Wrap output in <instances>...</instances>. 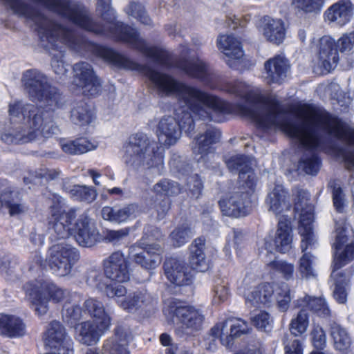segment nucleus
Listing matches in <instances>:
<instances>
[{
  "label": "nucleus",
  "instance_id": "f257e3e1",
  "mask_svg": "<svg viewBox=\"0 0 354 354\" xmlns=\"http://www.w3.org/2000/svg\"><path fill=\"white\" fill-rule=\"evenodd\" d=\"M71 44L65 43L77 51L90 50L98 57L130 70H140L149 79L150 85L161 96L176 95L185 106L176 109L177 119L164 116L156 126L155 133L158 143L165 147L174 145L181 137V131L190 135L194 129V117L200 120L220 122L217 115L237 112L254 121L263 130L281 129L288 136L297 140L306 148V104L300 106L297 117V124L291 122L282 111L274 96L264 97L258 88H252L242 82H227L221 89L245 100L246 106H232L220 97L197 88L177 81L171 75L158 72L149 66H141L124 55L104 46L71 37Z\"/></svg>",
  "mask_w": 354,
  "mask_h": 354
},
{
  "label": "nucleus",
  "instance_id": "f03ea898",
  "mask_svg": "<svg viewBox=\"0 0 354 354\" xmlns=\"http://www.w3.org/2000/svg\"><path fill=\"white\" fill-rule=\"evenodd\" d=\"M21 81L29 98L38 102L39 106L23 104L19 101L10 104V115L18 117L21 113L24 122L1 135V140L8 145L24 144L35 140L39 135L48 137L55 133L57 127L53 120V112L64 104L61 93L48 82L46 76L40 71H26Z\"/></svg>",
  "mask_w": 354,
  "mask_h": 354
},
{
  "label": "nucleus",
  "instance_id": "7ed1b4c3",
  "mask_svg": "<svg viewBox=\"0 0 354 354\" xmlns=\"http://www.w3.org/2000/svg\"><path fill=\"white\" fill-rule=\"evenodd\" d=\"M111 1H97L96 10L103 21L102 24L95 22L88 10L73 0H36L35 3L87 31L126 42L156 64L170 66L169 53L162 48L149 46L139 37L136 29L117 21L116 12L111 7Z\"/></svg>",
  "mask_w": 354,
  "mask_h": 354
},
{
  "label": "nucleus",
  "instance_id": "20e7f679",
  "mask_svg": "<svg viewBox=\"0 0 354 354\" xmlns=\"http://www.w3.org/2000/svg\"><path fill=\"white\" fill-rule=\"evenodd\" d=\"M232 172H239L240 187L219 201L223 214L229 216H243L250 211V196L256 185V176L251 168L250 160L243 155H233L225 160Z\"/></svg>",
  "mask_w": 354,
  "mask_h": 354
},
{
  "label": "nucleus",
  "instance_id": "39448f33",
  "mask_svg": "<svg viewBox=\"0 0 354 354\" xmlns=\"http://www.w3.org/2000/svg\"><path fill=\"white\" fill-rule=\"evenodd\" d=\"M76 216L75 210L66 212L59 198H57L50 207L48 224L58 239L67 238L73 234L79 245L91 247L98 240L99 232L88 216L84 214L79 216L72 226V221Z\"/></svg>",
  "mask_w": 354,
  "mask_h": 354
},
{
  "label": "nucleus",
  "instance_id": "423d86ee",
  "mask_svg": "<svg viewBox=\"0 0 354 354\" xmlns=\"http://www.w3.org/2000/svg\"><path fill=\"white\" fill-rule=\"evenodd\" d=\"M124 163L135 169L151 168L163 162L158 143L147 134L137 133L130 136L122 156Z\"/></svg>",
  "mask_w": 354,
  "mask_h": 354
},
{
  "label": "nucleus",
  "instance_id": "0eeeda50",
  "mask_svg": "<svg viewBox=\"0 0 354 354\" xmlns=\"http://www.w3.org/2000/svg\"><path fill=\"white\" fill-rule=\"evenodd\" d=\"M24 289L26 300L39 316L47 313L50 300L59 303L68 294L52 281L44 279L31 281L24 286Z\"/></svg>",
  "mask_w": 354,
  "mask_h": 354
},
{
  "label": "nucleus",
  "instance_id": "6e6552de",
  "mask_svg": "<svg viewBox=\"0 0 354 354\" xmlns=\"http://www.w3.org/2000/svg\"><path fill=\"white\" fill-rule=\"evenodd\" d=\"M169 324L175 326L177 334H189L201 328L204 316L196 308L172 301L163 309Z\"/></svg>",
  "mask_w": 354,
  "mask_h": 354
},
{
  "label": "nucleus",
  "instance_id": "1a4fd4ad",
  "mask_svg": "<svg viewBox=\"0 0 354 354\" xmlns=\"http://www.w3.org/2000/svg\"><path fill=\"white\" fill-rule=\"evenodd\" d=\"M79 258L80 254L76 248L62 242L50 248L45 261L39 253H36L34 260L41 267L47 263L53 274L58 277H65L71 273Z\"/></svg>",
  "mask_w": 354,
  "mask_h": 354
},
{
  "label": "nucleus",
  "instance_id": "9d476101",
  "mask_svg": "<svg viewBox=\"0 0 354 354\" xmlns=\"http://www.w3.org/2000/svg\"><path fill=\"white\" fill-rule=\"evenodd\" d=\"M299 234L301 236L300 247L303 254L299 260L298 270L303 278L309 279L315 276L313 269L315 257L311 252L317 248V239L314 231H310L308 226L303 225Z\"/></svg>",
  "mask_w": 354,
  "mask_h": 354
},
{
  "label": "nucleus",
  "instance_id": "9b49d317",
  "mask_svg": "<svg viewBox=\"0 0 354 354\" xmlns=\"http://www.w3.org/2000/svg\"><path fill=\"white\" fill-rule=\"evenodd\" d=\"M104 275L113 282L123 283L128 282L131 277L129 263L120 251H115L102 261Z\"/></svg>",
  "mask_w": 354,
  "mask_h": 354
},
{
  "label": "nucleus",
  "instance_id": "f8f14e48",
  "mask_svg": "<svg viewBox=\"0 0 354 354\" xmlns=\"http://www.w3.org/2000/svg\"><path fill=\"white\" fill-rule=\"evenodd\" d=\"M189 54L190 48L186 45H182L180 46L182 58L176 62L175 66L187 75L197 78L207 85L210 84L214 78V74L209 66L200 59H186L185 57Z\"/></svg>",
  "mask_w": 354,
  "mask_h": 354
},
{
  "label": "nucleus",
  "instance_id": "ddd939ff",
  "mask_svg": "<svg viewBox=\"0 0 354 354\" xmlns=\"http://www.w3.org/2000/svg\"><path fill=\"white\" fill-rule=\"evenodd\" d=\"M47 353L56 354H73L71 339L66 338L62 325L57 321H53L47 329L44 337Z\"/></svg>",
  "mask_w": 354,
  "mask_h": 354
},
{
  "label": "nucleus",
  "instance_id": "4468645a",
  "mask_svg": "<svg viewBox=\"0 0 354 354\" xmlns=\"http://www.w3.org/2000/svg\"><path fill=\"white\" fill-rule=\"evenodd\" d=\"M162 252V248L158 244L142 247L140 243H136L129 249L133 261L147 270L154 269L160 264Z\"/></svg>",
  "mask_w": 354,
  "mask_h": 354
},
{
  "label": "nucleus",
  "instance_id": "2eb2a0df",
  "mask_svg": "<svg viewBox=\"0 0 354 354\" xmlns=\"http://www.w3.org/2000/svg\"><path fill=\"white\" fill-rule=\"evenodd\" d=\"M221 132L214 128H209L203 134L197 136L191 144L194 159L198 162L207 163L210 157H214L212 145L218 142Z\"/></svg>",
  "mask_w": 354,
  "mask_h": 354
},
{
  "label": "nucleus",
  "instance_id": "dca6fc26",
  "mask_svg": "<svg viewBox=\"0 0 354 354\" xmlns=\"http://www.w3.org/2000/svg\"><path fill=\"white\" fill-rule=\"evenodd\" d=\"M73 71L74 82L76 86L82 90V93L85 95L94 96L100 92V82L89 64L77 63L74 65Z\"/></svg>",
  "mask_w": 354,
  "mask_h": 354
},
{
  "label": "nucleus",
  "instance_id": "f3484780",
  "mask_svg": "<svg viewBox=\"0 0 354 354\" xmlns=\"http://www.w3.org/2000/svg\"><path fill=\"white\" fill-rule=\"evenodd\" d=\"M253 279L246 277L242 281L240 290L244 295L247 303L254 306H260L271 302L274 294V288L270 283L259 284L251 289Z\"/></svg>",
  "mask_w": 354,
  "mask_h": 354
},
{
  "label": "nucleus",
  "instance_id": "a211bd4d",
  "mask_svg": "<svg viewBox=\"0 0 354 354\" xmlns=\"http://www.w3.org/2000/svg\"><path fill=\"white\" fill-rule=\"evenodd\" d=\"M164 271L167 279L176 286H187L191 283L193 274L186 263L175 257L166 259Z\"/></svg>",
  "mask_w": 354,
  "mask_h": 354
},
{
  "label": "nucleus",
  "instance_id": "6ab92c4d",
  "mask_svg": "<svg viewBox=\"0 0 354 354\" xmlns=\"http://www.w3.org/2000/svg\"><path fill=\"white\" fill-rule=\"evenodd\" d=\"M318 65L326 73L337 66L339 57L335 40L330 36H324L319 39L318 46Z\"/></svg>",
  "mask_w": 354,
  "mask_h": 354
},
{
  "label": "nucleus",
  "instance_id": "aec40b11",
  "mask_svg": "<svg viewBox=\"0 0 354 354\" xmlns=\"http://www.w3.org/2000/svg\"><path fill=\"white\" fill-rule=\"evenodd\" d=\"M346 241L347 236L345 234L344 230L337 229L335 241L333 243V246L335 249V253L333 260L331 277H336L337 275V274H336V271L354 258V243L346 245L344 250L339 252Z\"/></svg>",
  "mask_w": 354,
  "mask_h": 354
},
{
  "label": "nucleus",
  "instance_id": "412c9836",
  "mask_svg": "<svg viewBox=\"0 0 354 354\" xmlns=\"http://www.w3.org/2000/svg\"><path fill=\"white\" fill-rule=\"evenodd\" d=\"M295 210L300 214L299 232L301 226H308L310 231L313 230L314 219L313 207L309 203L310 194L304 189L297 188L293 191Z\"/></svg>",
  "mask_w": 354,
  "mask_h": 354
},
{
  "label": "nucleus",
  "instance_id": "4be33fe9",
  "mask_svg": "<svg viewBox=\"0 0 354 354\" xmlns=\"http://www.w3.org/2000/svg\"><path fill=\"white\" fill-rule=\"evenodd\" d=\"M217 46L227 58L225 62L231 68L235 67L236 62L243 56L241 41L233 35H219L217 39Z\"/></svg>",
  "mask_w": 354,
  "mask_h": 354
},
{
  "label": "nucleus",
  "instance_id": "5701e85b",
  "mask_svg": "<svg viewBox=\"0 0 354 354\" xmlns=\"http://www.w3.org/2000/svg\"><path fill=\"white\" fill-rule=\"evenodd\" d=\"M354 6L349 0H339L330 6L324 12L325 21L337 26H344L353 17Z\"/></svg>",
  "mask_w": 354,
  "mask_h": 354
},
{
  "label": "nucleus",
  "instance_id": "b1692460",
  "mask_svg": "<svg viewBox=\"0 0 354 354\" xmlns=\"http://www.w3.org/2000/svg\"><path fill=\"white\" fill-rule=\"evenodd\" d=\"M120 307L129 312L136 313L149 309L156 304V299L147 290H138L127 295V301H120Z\"/></svg>",
  "mask_w": 354,
  "mask_h": 354
},
{
  "label": "nucleus",
  "instance_id": "393cba45",
  "mask_svg": "<svg viewBox=\"0 0 354 354\" xmlns=\"http://www.w3.org/2000/svg\"><path fill=\"white\" fill-rule=\"evenodd\" d=\"M259 30L267 41L274 44H281L286 37L284 22L279 19L263 17L260 21Z\"/></svg>",
  "mask_w": 354,
  "mask_h": 354
},
{
  "label": "nucleus",
  "instance_id": "a878e982",
  "mask_svg": "<svg viewBox=\"0 0 354 354\" xmlns=\"http://www.w3.org/2000/svg\"><path fill=\"white\" fill-rule=\"evenodd\" d=\"M109 328V326H101L93 321L83 322L75 327L76 338L82 344L93 345L99 342Z\"/></svg>",
  "mask_w": 354,
  "mask_h": 354
},
{
  "label": "nucleus",
  "instance_id": "bb28decb",
  "mask_svg": "<svg viewBox=\"0 0 354 354\" xmlns=\"http://www.w3.org/2000/svg\"><path fill=\"white\" fill-rule=\"evenodd\" d=\"M265 78L269 84H280L286 77L289 64L281 55H277L267 60L264 64Z\"/></svg>",
  "mask_w": 354,
  "mask_h": 354
},
{
  "label": "nucleus",
  "instance_id": "cd10ccee",
  "mask_svg": "<svg viewBox=\"0 0 354 354\" xmlns=\"http://www.w3.org/2000/svg\"><path fill=\"white\" fill-rule=\"evenodd\" d=\"M292 230L290 219L286 216L279 218L277 228L273 239L276 250L281 253H286L292 248Z\"/></svg>",
  "mask_w": 354,
  "mask_h": 354
},
{
  "label": "nucleus",
  "instance_id": "c85d7f7f",
  "mask_svg": "<svg viewBox=\"0 0 354 354\" xmlns=\"http://www.w3.org/2000/svg\"><path fill=\"white\" fill-rule=\"evenodd\" d=\"M84 312L93 319V322L111 327V315L102 301L93 297L88 298L84 303Z\"/></svg>",
  "mask_w": 354,
  "mask_h": 354
},
{
  "label": "nucleus",
  "instance_id": "c756f323",
  "mask_svg": "<svg viewBox=\"0 0 354 354\" xmlns=\"http://www.w3.org/2000/svg\"><path fill=\"white\" fill-rule=\"evenodd\" d=\"M270 211L276 215L290 209V203L288 191L281 185H276L266 199Z\"/></svg>",
  "mask_w": 354,
  "mask_h": 354
},
{
  "label": "nucleus",
  "instance_id": "7c9ffc66",
  "mask_svg": "<svg viewBox=\"0 0 354 354\" xmlns=\"http://www.w3.org/2000/svg\"><path fill=\"white\" fill-rule=\"evenodd\" d=\"M130 336L128 330L123 326H117L115 335L107 339L104 344V349L109 351V354H129L127 346Z\"/></svg>",
  "mask_w": 354,
  "mask_h": 354
},
{
  "label": "nucleus",
  "instance_id": "2f4dec72",
  "mask_svg": "<svg viewBox=\"0 0 354 354\" xmlns=\"http://www.w3.org/2000/svg\"><path fill=\"white\" fill-rule=\"evenodd\" d=\"M70 119L75 124L86 126L95 119V113L92 107L85 101L74 102L72 104Z\"/></svg>",
  "mask_w": 354,
  "mask_h": 354
},
{
  "label": "nucleus",
  "instance_id": "473e14b6",
  "mask_svg": "<svg viewBox=\"0 0 354 354\" xmlns=\"http://www.w3.org/2000/svg\"><path fill=\"white\" fill-rule=\"evenodd\" d=\"M3 207L8 209L9 214L11 216L23 215L28 210L26 204L20 200L13 198V192L11 187L8 186H3L0 194V209Z\"/></svg>",
  "mask_w": 354,
  "mask_h": 354
},
{
  "label": "nucleus",
  "instance_id": "72a5a7b5",
  "mask_svg": "<svg viewBox=\"0 0 354 354\" xmlns=\"http://www.w3.org/2000/svg\"><path fill=\"white\" fill-rule=\"evenodd\" d=\"M26 326L21 319L14 315L0 313V334L10 337L24 335Z\"/></svg>",
  "mask_w": 354,
  "mask_h": 354
},
{
  "label": "nucleus",
  "instance_id": "f704fd0d",
  "mask_svg": "<svg viewBox=\"0 0 354 354\" xmlns=\"http://www.w3.org/2000/svg\"><path fill=\"white\" fill-rule=\"evenodd\" d=\"M297 308L310 310L315 313L318 316L327 317L330 315V310L325 299L322 297H312L308 295L299 298L295 301Z\"/></svg>",
  "mask_w": 354,
  "mask_h": 354
},
{
  "label": "nucleus",
  "instance_id": "c9c22d12",
  "mask_svg": "<svg viewBox=\"0 0 354 354\" xmlns=\"http://www.w3.org/2000/svg\"><path fill=\"white\" fill-rule=\"evenodd\" d=\"M205 248V240L203 238L196 239L190 245L189 263L193 270L205 272L209 268V263L204 253Z\"/></svg>",
  "mask_w": 354,
  "mask_h": 354
},
{
  "label": "nucleus",
  "instance_id": "e433bc0d",
  "mask_svg": "<svg viewBox=\"0 0 354 354\" xmlns=\"http://www.w3.org/2000/svg\"><path fill=\"white\" fill-rule=\"evenodd\" d=\"M137 209V206L133 204H129L122 207L106 206L102 208L101 213L104 220L115 223H121L126 222L131 217H134Z\"/></svg>",
  "mask_w": 354,
  "mask_h": 354
},
{
  "label": "nucleus",
  "instance_id": "4c0bfd02",
  "mask_svg": "<svg viewBox=\"0 0 354 354\" xmlns=\"http://www.w3.org/2000/svg\"><path fill=\"white\" fill-rule=\"evenodd\" d=\"M239 326L230 324V318L218 322L210 330V335L215 339H218L222 345L230 348L234 344L232 337L233 328Z\"/></svg>",
  "mask_w": 354,
  "mask_h": 354
},
{
  "label": "nucleus",
  "instance_id": "58836bf2",
  "mask_svg": "<svg viewBox=\"0 0 354 354\" xmlns=\"http://www.w3.org/2000/svg\"><path fill=\"white\" fill-rule=\"evenodd\" d=\"M62 149L66 153L72 155L82 154L97 147L95 142H92L86 138H80L74 140L62 141Z\"/></svg>",
  "mask_w": 354,
  "mask_h": 354
},
{
  "label": "nucleus",
  "instance_id": "ea45409f",
  "mask_svg": "<svg viewBox=\"0 0 354 354\" xmlns=\"http://www.w3.org/2000/svg\"><path fill=\"white\" fill-rule=\"evenodd\" d=\"M330 335L337 350L344 351L351 345V338L346 330L337 323L330 325Z\"/></svg>",
  "mask_w": 354,
  "mask_h": 354
},
{
  "label": "nucleus",
  "instance_id": "a19ab883",
  "mask_svg": "<svg viewBox=\"0 0 354 354\" xmlns=\"http://www.w3.org/2000/svg\"><path fill=\"white\" fill-rule=\"evenodd\" d=\"M124 11L129 17H131L137 19L144 25L151 26L153 24L145 6L140 3L131 1L124 8Z\"/></svg>",
  "mask_w": 354,
  "mask_h": 354
},
{
  "label": "nucleus",
  "instance_id": "79ce46f5",
  "mask_svg": "<svg viewBox=\"0 0 354 354\" xmlns=\"http://www.w3.org/2000/svg\"><path fill=\"white\" fill-rule=\"evenodd\" d=\"M153 190L157 196L168 198L180 194L181 187L178 183L165 178L156 183Z\"/></svg>",
  "mask_w": 354,
  "mask_h": 354
},
{
  "label": "nucleus",
  "instance_id": "37998d69",
  "mask_svg": "<svg viewBox=\"0 0 354 354\" xmlns=\"http://www.w3.org/2000/svg\"><path fill=\"white\" fill-rule=\"evenodd\" d=\"M69 193L75 200L88 203L95 201L97 197V192L95 189L84 185H73Z\"/></svg>",
  "mask_w": 354,
  "mask_h": 354
},
{
  "label": "nucleus",
  "instance_id": "c03bdc74",
  "mask_svg": "<svg viewBox=\"0 0 354 354\" xmlns=\"http://www.w3.org/2000/svg\"><path fill=\"white\" fill-rule=\"evenodd\" d=\"M309 324L308 315L304 308H301L297 315L292 319L290 324V330L292 335L298 336L304 333Z\"/></svg>",
  "mask_w": 354,
  "mask_h": 354
},
{
  "label": "nucleus",
  "instance_id": "a18cd8bd",
  "mask_svg": "<svg viewBox=\"0 0 354 354\" xmlns=\"http://www.w3.org/2000/svg\"><path fill=\"white\" fill-rule=\"evenodd\" d=\"M337 275L332 277L335 281V288L333 291V295L337 302L344 304L346 301L347 292L346 286L348 282V278L342 272L336 271Z\"/></svg>",
  "mask_w": 354,
  "mask_h": 354
},
{
  "label": "nucleus",
  "instance_id": "49530a36",
  "mask_svg": "<svg viewBox=\"0 0 354 354\" xmlns=\"http://www.w3.org/2000/svg\"><path fill=\"white\" fill-rule=\"evenodd\" d=\"M267 266L270 270L281 274L287 280L292 279L293 277L295 266L292 263L286 261L275 259L268 263Z\"/></svg>",
  "mask_w": 354,
  "mask_h": 354
},
{
  "label": "nucleus",
  "instance_id": "de8ad7c7",
  "mask_svg": "<svg viewBox=\"0 0 354 354\" xmlns=\"http://www.w3.org/2000/svg\"><path fill=\"white\" fill-rule=\"evenodd\" d=\"M291 5L298 11L315 12L324 6V0H292Z\"/></svg>",
  "mask_w": 354,
  "mask_h": 354
},
{
  "label": "nucleus",
  "instance_id": "09e8293b",
  "mask_svg": "<svg viewBox=\"0 0 354 354\" xmlns=\"http://www.w3.org/2000/svg\"><path fill=\"white\" fill-rule=\"evenodd\" d=\"M193 236L191 229L187 226L176 228L170 234L171 244L174 247H180L186 243Z\"/></svg>",
  "mask_w": 354,
  "mask_h": 354
},
{
  "label": "nucleus",
  "instance_id": "8fccbe9b",
  "mask_svg": "<svg viewBox=\"0 0 354 354\" xmlns=\"http://www.w3.org/2000/svg\"><path fill=\"white\" fill-rule=\"evenodd\" d=\"M276 299L281 311H286L288 309L291 296L290 289L287 284L283 283L276 290Z\"/></svg>",
  "mask_w": 354,
  "mask_h": 354
},
{
  "label": "nucleus",
  "instance_id": "3c124183",
  "mask_svg": "<svg viewBox=\"0 0 354 354\" xmlns=\"http://www.w3.org/2000/svg\"><path fill=\"white\" fill-rule=\"evenodd\" d=\"M320 161L317 156H304L299 162V169L307 174H316L319 169Z\"/></svg>",
  "mask_w": 354,
  "mask_h": 354
},
{
  "label": "nucleus",
  "instance_id": "603ef678",
  "mask_svg": "<svg viewBox=\"0 0 354 354\" xmlns=\"http://www.w3.org/2000/svg\"><path fill=\"white\" fill-rule=\"evenodd\" d=\"M105 295L109 298H114L120 306L119 301L127 300V290L122 285L109 284L104 290Z\"/></svg>",
  "mask_w": 354,
  "mask_h": 354
},
{
  "label": "nucleus",
  "instance_id": "864d4df0",
  "mask_svg": "<svg viewBox=\"0 0 354 354\" xmlns=\"http://www.w3.org/2000/svg\"><path fill=\"white\" fill-rule=\"evenodd\" d=\"M129 233L127 228H122L118 230H107L104 233L103 240L113 245H120L123 240L126 239Z\"/></svg>",
  "mask_w": 354,
  "mask_h": 354
},
{
  "label": "nucleus",
  "instance_id": "5fc2aeb1",
  "mask_svg": "<svg viewBox=\"0 0 354 354\" xmlns=\"http://www.w3.org/2000/svg\"><path fill=\"white\" fill-rule=\"evenodd\" d=\"M86 283L90 287L100 291H104L106 286H108L104 282L102 273L100 270L95 269L90 270L88 272Z\"/></svg>",
  "mask_w": 354,
  "mask_h": 354
},
{
  "label": "nucleus",
  "instance_id": "6e6d98bb",
  "mask_svg": "<svg viewBox=\"0 0 354 354\" xmlns=\"http://www.w3.org/2000/svg\"><path fill=\"white\" fill-rule=\"evenodd\" d=\"M229 297L230 291L227 283L222 281L214 286L212 298L213 304L219 305L227 301Z\"/></svg>",
  "mask_w": 354,
  "mask_h": 354
},
{
  "label": "nucleus",
  "instance_id": "4d7b16f0",
  "mask_svg": "<svg viewBox=\"0 0 354 354\" xmlns=\"http://www.w3.org/2000/svg\"><path fill=\"white\" fill-rule=\"evenodd\" d=\"M84 313L79 306L65 304L62 310V316L67 322H73L80 320Z\"/></svg>",
  "mask_w": 354,
  "mask_h": 354
},
{
  "label": "nucleus",
  "instance_id": "13d9d810",
  "mask_svg": "<svg viewBox=\"0 0 354 354\" xmlns=\"http://www.w3.org/2000/svg\"><path fill=\"white\" fill-rule=\"evenodd\" d=\"M252 324L259 329L268 331L272 328V321L270 315L266 312H260L251 318Z\"/></svg>",
  "mask_w": 354,
  "mask_h": 354
},
{
  "label": "nucleus",
  "instance_id": "bf43d9fd",
  "mask_svg": "<svg viewBox=\"0 0 354 354\" xmlns=\"http://www.w3.org/2000/svg\"><path fill=\"white\" fill-rule=\"evenodd\" d=\"M336 45L341 53H347L354 51V30L343 35L338 39Z\"/></svg>",
  "mask_w": 354,
  "mask_h": 354
},
{
  "label": "nucleus",
  "instance_id": "052dcab7",
  "mask_svg": "<svg viewBox=\"0 0 354 354\" xmlns=\"http://www.w3.org/2000/svg\"><path fill=\"white\" fill-rule=\"evenodd\" d=\"M313 346L317 349H322L326 343V337L324 329L319 325H313L311 332Z\"/></svg>",
  "mask_w": 354,
  "mask_h": 354
},
{
  "label": "nucleus",
  "instance_id": "680f3d73",
  "mask_svg": "<svg viewBox=\"0 0 354 354\" xmlns=\"http://www.w3.org/2000/svg\"><path fill=\"white\" fill-rule=\"evenodd\" d=\"M230 320L231 325L234 324L239 326L238 327L236 326L234 328H233V330H232V335L234 340L235 338L239 337L242 335L249 333L250 328L248 323L245 321L236 318H230Z\"/></svg>",
  "mask_w": 354,
  "mask_h": 354
},
{
  "label": "nucleus",
  "instance_id": "e2e57ef3",
  "mask_svg": "<svg viewBox=\"0 0 354 354\" xmlns=\"http://www.w3.org/2000/svg\"><path fill=\"white\" fill-rule=\"evenodd\" d=\"M0 272L7 280H13L17 278L16 265L6 260L1 263Z\"/></svg>",
  "mask_w": 354,
  "mask_h": 354
},
{
  "label": "nucleus",
  "instance_id": "0e129e2a",
  "mask_svg": "<svg viewBox=\"0 0 354 354\" xmlns=\"http://www.w3.org/2000/svg\"><path fill=\"white\" fill-rule=\"evenodd\" d=\"M285 354H303L301 342L299 339H286L284 340Z\"/></svg>",
  "mask_w": 354,
  "mask_h": 354
},
{
  "label": "nucleus",
  "instance_id": "69168bd1",
  "mask_svg": "<svg viewBox=\"0 0 354 354\" xmlns=\"http://www.w3.org/2000/svg\"><path fill=\"white\" fill-rule=\"evenodd\" d=\"M187 186L192 196L198 198L203 189V183L199 176L195 175L189 178Z\"/></svg>",
  "mask_w": 354,
  "mask_h": 354
},
{
  "label": "nucleus",
  "instance_id": "338daca9",
  "mask_svg": "<svg viewBox=\"0 0 354 354\" xmlns=\"http://www.w3.org/2000/svg\"><path fill=\"white\" fill-rule=\"evenodd\" d=\"M171 201L169 198H164L162 200L155 204L158 218L162 219L167 214L170 209Z\"/></svg>",
  "mask_w": 354,
  "mask_h": 354
},
{
  "label": "nucleus",
  "instance_id": "774afa93",
  "mask_svg": "<svg viewBox=\"0 0 354 354\" xmlns=\"http://www.w3.org/2000/svg\"><path fill=\"white\" fill-rule=\"evenodd\" d=\"M333 205L338 212H342L344 207V194L339 187H334L333 189Z\"/></svg>",
  "mask_w": 354,
  "mask_h": 354
}]
</instances>
